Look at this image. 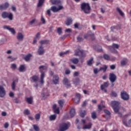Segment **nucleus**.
I'll list each match as a JSON object with an SVG mask.
<instances>
[{
    "mask_svg": "<svg viewBox=\"0 0 131 131\" xmlns=\"http://www.w3.org/2000/svg\"><path fill=\"white\" fill-rule=\"evenodd\" d=\"M59 76L55 75L53 76V82L54 84H58L59 83Z\"/></svg>",
    "mask_w": 131,
    "mask_h": 131,
    "instance_id": "f3484780",
    "label": "nucleus"
},
{
    "mask_svg": "<svg viewBox=\"0 0 131 131\" xmlns=\"http://www.w3.org/2000/svg\"><path fill=\"white\" fill-rule=\"evenodd\" d=\"M36 23V19H33L32 20L30 21L29 23V25H31V26H33V25H34Z\"/></svg>",
    "mask_w": 131,
    "mask_h": 131,
    "instance_id": "4c0bfd02",
    "label": "nucleus"
},
{
    "mask_svg": "<svg viewBox=\"0 0 131 131\" xmlns=\"http://www.w3.org/2000/svg\"><path fill=\"white\" fill-rule=\"evenodd\" d=\"M75 56H79L81 58H84L85 57V53L83 50H80V49H76L75 50Z\"/></svg>",
    "mask_w": 131,
    "mask_h": 131,
    "instance_id": "20e7f679",
    "label": "nucleus"
},
{
    "mask_svg": "<svg viewBox=\"0 0 131 131\" xmlns=\"http://www.w3.org/2000/svg\"><path fill=\"white\" fill-rule=\"evenodd\" d=\"M117 79V77L116 76V75H115L113 73H111L109 74V79L111 82L112 83H113L114 82H115L116 81V79Z\"/></svg>",
    "mask_w": 131,
    "mask_h": 131,
    "instance_id": "6e6552de",
    "label": "nucleus"
},
{
    "mask_svg": "<svg viewBox=\"0 0 131 131\" xmlns=\"http://www.w3.org/2000/svg\"><path fill=\"white\" fill-rule=\"evenodd\" d=\"M92 123H89L88 124H84L82 127L83 129H90L92 128Z\"/></svg>",
    "mask_w": 131,
    "mask_h": 131,
    "instance_id": "5701e85b",
    "label": "nucleus"
},
{
    "mask_svg": "<svg viewBox=\"0 0 131 131\" xmlns=\"http://www.w3.org/2000/svg\"><path fill=\"white\" fill-rule=\"evenodd\" d=\"M13 101L16 104H20V103H21V100H20V99H18L17 98H13Z\"/></svg>",
    "mask_w": 131,
    "mask_h": 131,
    "instance_id": "c9c22d12",
    "label": "nucleus"
},
{
    "mask_svg": "<svg viewBox=\"0 0 131 131\" xmlns=\"http://www.w3.org/2000/svg\"><path fill=\"white\" fill-rule=\"evenodd\" d=\"M37 52L39 56H42V55H43V54L46 53V51L43 49V47H42V46H39Z\"/></svg>",
    "mask_w": 131,
    "mask_h": 131,
    "instance_id": "f8f14e48",
    "label": "nucleus"
},
{
    "mask_svg": "<svg viewBox=\"0 0 131 131\" xmlns=\"http://www.w3.org/2000/svg\"><path fill=\"white\" fill-rule=\"evenodd\" d=\"M62 82L64 85H66L67 88L71 86V84H70V82L69 81V80L67 79V78H64Z\"/></svg>",
    "mask_w": 131,
    "mask_h": 131,
    "instance_id": "4468645a",
    "label": "nucleus"
},
{
    "mask_svg": "<svg viewBox=\"0 0 131 131\" xmlns=\"http://www.w3.org/2000/svg\"><path fill=\"white\" fill-rule=\"evenodd\" d=\"M110 69H111L112 70H114V69H115L116 68V66L115 64H112L110 66Z\"/></svg>",
    "mask_w": 131,
    "mask_h": 131,
    "instance_id": "69168bd1",
    "label": "nucleus"
},
{
    "mask_svg": "<svg viewBox=\"0 0 131 131\" xmlns=\"http://www.w3.org/2000/svg\"><path fill=\"white\" fill-rule=\"evenodd\" d=\"M91 117L93 119H96V118H97V114L95 113V112H93L92 113Z\"/></svg>",
    "mask_w": 131,
    "mask_h": 131,
    "instance_id": "49530a36",
    "label": "nucleus"
},
{
    "mask_svg": "<svg viewBox=\"0 0 131 131\" xmlns=\"http://www.w3.org/2000/svg\"><path fill=\"white\" fill-rule=\"evenodd\" d=\"M81 12H83L84 14H91V8L90 6V4L82 3L81 4Z\"/></svg>",
    "mask_w": 131,
    "mask_h": 131,
    "instance_id": "f257e3e1",
    "label": "nucleus"
},
{
    "mask_svg": "<svg viewBox=\"0 0 131 131\" xmlns=\"http://www.w3.org/2000/svg\"><path fill=\"white\" fill-rule=\"evenodd\" d=\"M105 105H101V104H99L98 105V108L99 109V110H102V109H103V108H105Z\"/></svg>",
    "mask_w": 131,
    "mask_h": 131,
    "instance_id": "bf43d9fd",
    "label": "nucleus"
},
{
    "mask_svg": "<svg viewBox=\"0 0 131 131\" xmlns=\"http://www.w3.org/2000/svg\"><path fill=\"white\" fill-rule=\"evenodd\" d=\"M107 68H108L107 66H104L103 67L100 68L99 70H103V73H105L107 70Z\"/></svg>",
    "mask_w": 131,
    "mask_h": 131,
    "instance_id": "c03bdc74",
    "label": "nucleus"
},
{
    "mask_svg": "<svg viewBox=\"0 0 131 131\" xmlns=\"http://www.w3.org/2000/svg\"><path fill=\"white\" fill-rule=\"evenodd\" d=\"M77 41L79 42H80V41H82L83 40V38H82V37H80V36H78L77 37Z\"/></svg>",
    "mask_w": 131,
    "mask_h": 131,
    "instance_id": "052dcab7",
    "label": "nucleus"
},
{
    "mask_svg": "<svg viewBox=\"0 0 131 131\" xmlns=\"http://www.w3.org/2000/svg\"><path fill=\"white\" fill-rule=\"evenodd\" d=\"M85 115H86V112L85 111H83V112H81V113L80 114V116H81V117L83 118V117H84V116H85Z\"/></svg>",
    "mask_w": 131,
    "mask_h": 131,
    "instance_id": "a18cd8bd",
    "label": "nucleus"
},
{
    "mask_svg": "<svg viewBox=\"0 0 131 131\" xmlns=\"http://www.w3.org/2000/svg\"><path fill=\"white\" fill-rule=\"evenodd\" d=\"M68 128H69L68 124L66 123H63L60 124L58 131H66Z\"/></svg>",
    "mask_w": 131,
    "mask_h": 131,
    "instance_id": "423d86ee",
    "label": "nucleus"
},
{
    "mask_svg": "<svg viewBox=\"0 0 131 131\" xmlns=\"http://www.w3.org/2000/svg\"><path fill=\"white\" fill-rule=\"evenodd\" d=\"M47 14H48L49 16H51L52 15V13H51V9L47 10Z\"/></svg>",
    "mask_w": 131,
    "mask_h": 131,
    "instance_id": "338daca9",
    "label": "nucleus"
},
{
    "mask_svg": "<svg viewBox=\"0 0 131 131\" xmlns=\"http://www.w3.org/2000/svg\"><path fill=\"white\" fill-rule=\"evenodd\" d=\"M116 10H117V12H118V13H119L120 16H121L122 17H123L124 16V13L122 12V11H121L120 10V9L119 8L117 7L116 8Z\"/></svg>",
    "mask_w": 131,
    "mask_h": 131,
    "instance_id": "f704fd0d",
    "label": "nucleus"
},
{
    "mask_svg": "<svg viewBox=\"0 0 131 131\" xmlns=\"http://www.w3.org/2000/svg\"><path fill=\"white\" fill-rule=\"evenodd\" d=\"M80 81V80H79V78H76L73 80V82L75 85H78L79 84Z\"/></svg>",
    "mask_w": 131,
    "mask_h": 131,
    "instance_id": "2f4dec72",
    "label": "nucleus"
},
{
    "mask_svg": "<svg viewBox=\"0 0 131 131\" xmlns=\"http://www.w3.org/2000/svg\"><path fill=\"white\" fill-rule=\"evenodd\" d=\"M104 112L106 115V118H110V117H111V113H110V112L108 110H104Z\"/></svg>",
    "mask_w": 131,
    "mask_h": 131,
    "instance_id": "c756f323",
    "label": "nucleus"
},
{
    "mask_svg": "<svg viewBox=\"0 0 131 131\" xmlns=\"http://www.w3.org/2000/svg\"><path fill=\"white\" fill-rule=\"evenodd\" d=\"M109 81L104 82L103 84H101L100 86V89L104 93H107V90L105 89L109 86Z\"/></svg>",
    "mask_w": 131,
    "mask_h": 131,
    "instance_id": "1a4fd4ad",
    "label": "nucleus"
},
{
    "mask_svg": "<svg viewBox=\"0 0 131 131\" xmlns=\"http://www.w3.org/2000/svg\"><path fill=\"white\" fill-rule=\"evenodd\" d=\"M32 56L31 54H29L24 57V59L25 60L26 62H28V61L30 60V58H31Z\"/></svg>",
    "mask_w": 131,
    "mask_h": 131,
    "instance_id": "bb28decb",
    "label": "nucleus"
},
{
    "mask_svg": "<svg viewBox=\"0 0 131 131\" xmlns=\"http://www.w3.org/2000/svg\"><path fill=\"white\" fill-rule=\"evenodd\" d=\"M121 97L124 101H128L129 99V95L125 91L121 92Z\"/></svg>",
    "mask_w": 131,
    "mask_h": 131,
    "instance_id": "0eeeda50",
    "label": "nucleus"
},
{
    "mask_svg": "<svg viewBox=\"0 0 131 131\" xmlns=\"http://www.w3.org/2000/svg\"><path fill=\"white\" fill-rule=\"evenodd\" d=\"M109 50H110L111 52L113 53V54H118V51H117V50H116L114 48L112 47L111 46H110L108 47Z\"/></svg>",
    "mask_w": 131,
    "mask_h": 131,
    "instance_id": "a878e982",
    "label": "nucleus"
},
{
    "mask_svg": "<svg viewBox=\"0 0 131 131\" xmlns=\"http://www.w3.org/2000/svg\"><path fill=\"white\" fill-rule=\"evenodd\" d=\"M35 118L36 120H39V119H40V114H36L35 115Z\"/></svg>",
    "mask_w": 131,
    "mask_h": 131,
    "instance_id": "864d4df0",
    "label": "nucleus"
},
{
    "mask_svg": "<svg viewBox=\"0 0 131 131\" xmlns=\"http://www.w3.org/2000/svg\"><path fill=\"white\" fill-rule=\"evenodd\" d=\"M11 68H12V69H16L17 68V66H16V64L15 63H12L11 64Z\"/></svg>",
    "mask_w": 131,
    "mask_h": 131,
    "instance_id": "e2e57ef3",
    "label": "nucleus"
},
{
    "mask_svg": "<svg viewBox=\"0 0 131 131\" xmlns=\"http://www.w3.org/2000/svg\"><path fill=\"white\" fill-rule=\"evenodd\" d=\"M9 6V3L6 2L5 4L0 5V10H7Z\"/></svg>",
    "mask_w": 131,
    "mask_h": 131,
    "instance_id": "dca6fc26",
    "label": "nucleus"
},
{
    "mask_svg": "<svg viewBox=\"0 0 131 131\" xmlns=\"http://www.w3.org/2000/svg\"><path fill=\"white\" fill-rule=\"evenodd\" d=\"M43 78H45V75H43V73H42V74L40 75V83H43V82H45L43 81Z\"/></svg>",
    "mask_w": 131,
    "mask_h": 131,
    "instance_id": "de8ad7c7",
    "label": "nucleus"
},
{
    "mask_svg": "<svg viewBox=\"0 0 131 131\" xmlns=\"http://www.w3.org/2000/svg\"><path fill=\"white\" fill-rule=\"evenodd\" d=\"M52 5H61V0H51Z\"/></svg>",
    "mask_w": 131,
    "mask_h": 131,
    "instance_id": "b1692460",
    "label": "nucleus"
},
{
    "mask_svg": "<svg viewBox=\"0 0 131 131\" xmlns=\"http://www.w3.org/2000/svg\"><path fill=\"white\" fill-rule=\"evenodd\" d=\"M47 69H48V67L45 66H41L39 67V72H40L41 74H42L43 73L44 75L45 72H43V71H45V70H47Z\"/></svg>",
    "mask_w": 131,
    "mask_h": 131,
    "instance_id": "6ab92c4d",
    "label": "nucleus"
},
{
    "mask_svg": "<svg viewBox=\"0 0 131 131\" xmlns=\"http://www.w3.org/2000/svg\"><path fill=\"white\" fill-rule=\"evenodd\" d=\"M111 96L112 97H117V93L114 91L112 92Z\"/></svg>",
    "mask_w": 131,
    "mask_h": 131,
    "instance_id": "680f3d73",
    "label": "nucleus"
},
{
    "mask_svg": "<svg viewBox=\"0 0 131 131\" xmlns=\"http://www.w3.org/2000/svg\"><path fill=\"white\" fill-rule=\"evenodd\" d=\"M56 118H57V115H52L49 117V119L50 121H53L54 120H56Z\"/></svg>",
    "mask_w": 131,
    "mask_h": 131,
    "instance_id": "7c9ffc66",
    "label": "nucleus"
},
{
    "mask_svg": "<svg viewBox=\"0 0 131 131\" xmlns=\"http://www.w3.org/2000/svg\"><path fill=\"white\" fill-rule=\"evenodd\" d=\"M89 37H91L92 40H95V33L92 32V31H89L84 35V38L88 39Z\"/></svg>",
    "mask_w": 131,
    "mask_h": 131,
    "instance_id": "39448f33",
    "label": "nucleus"
},
{
    "mask_svg": "<svg viewBox=\"0 0 131 131\" xmlns=\"http://www.w3.org/2000/svg\"><path fill=\"white\" fill-rule=\"evenodd\" d=\"M9 95L10 98H13V97H14V93H13L12 92H10Z\"/></svg>",
    "mask_w": 131,
    "mask_h": 131,
    "instance_id": "774afa93",
    "label": "nucleus"
},
{
    "mask_svg": "<svg viewBox=\"0 0 131 131\" xmlns=\"http://www.w3.org/2000/svg\"><path fill=\"white\" fill-rule=\"evenodd\" d=\"M50 42V40H42L40 41L39 43L40 45H48Z\"/></svg>",
    "mask_w": 131,
    "mask_h": 131,
    "instance_id": "72a5a7b5",
    "label": "nucleus"
},
{
    "mask_svg": "<svg viewBox=\"0 0 131 131\" xmlns=\"http://www.w3.org/2000/svg\"><path fill=\"white\" fill-rule=\"evenodd\" d=\"M7 58L10 59V62H13V61H15V60L17 59V58L12 57L11 56H8Z\"/></svg>",
    "mask_w": 131,
    "mask_h": 131,
    "instance_id": "3c124183",
    "label": "nucleus"
},
{
    "mask_svg": "<svg viewBox=\"0 0 131 131\" xmlns=\"http://www.w3.org/2000/svg\"><path fill=\"white\" fill-rule=\"evenodd\" d=\"M112 48H114L115 49H118L119 48V45L118 44L113 43L112 46H111Z\"/></svg>",
    "mask_w": 131,
    "mask_h": 131,
    "instance_id": "6e6d98bb",
    "label": "nucleus"
},
{
    "mask_svg": "<svg viewBox=\"0 0 131 131\" xmlns=\"http://www.w3.org/2000/svg\"><path fill=\"white\" fill-rule=\"evenodd\" d=\"M4 29H7V30L10 31V32L12 33V34H13V35H15V34H16V31H15V29H14V28H10V26H4Z\"/></svg>",
    "mask_w": 131,
    "mask_h": 131,
    "instance_id": "2eb2a0df",
    "label": "nucleus"
},
{
    "mask_svg": "<svg viewBox=\"0 0 131 131\" xmlns=\"http://www.w3.org/2000/svg\"><path fill=\"white\" fill-rule=\"evenodd\" d=\"M115 29H116V26H114L111 27V30L113 32H114V30H115Z\"/></svg>",
    "mask_w": 131,
    "mask_h": 131,
    "instance_id": "0e129e2a",
    "label": "nucleus"
},
{
    "mask_svg": "<svg viewBox=\"0 0 131 131\" xmlns=\"http://www.w3.org/2000/svg\"><path fill=\"white\" fill-rule=\"evenodd\" d=\"M127 63V61L126 60H122V61H121V65L122 66H124L125 65H126Z\"/></svg>",
    "mask_w": 131,
    "mask_h": 131,
    "instance_id": "603ef678",
    "label": "nucleus"
},
{
    "mask_svg": "<svg viewBox=\"0 0 131 131\" xmlns=\"http://www.w3.org/2000/svg\"><path fill=\"white\" fill-rule=\"evenodd\" d=\"M80 97L81 95L79 93H77L76 94L75 98L73 99L74 102L75 104H78L79 103V101H80Z\"/></svg>",
    "mask_w": 131,
    "mask_h": 131,
    "instance_id": "ddd939ff",
    "label": "nucleus"
},
{
    "mask_svg": "<svg viewBox=\"0 0 131 131\" xmlns=\"http://www.w3.org/2000/svg\"><path fill=\"white\" fill-rule=\"evenodd\" d=\"M16 38L17 40L22 41L24 39V35L22 33H18Z\"/></svg>",
    "mask_w": 131,
    "mask_h": 131,
    "instance_id": "412c9836",
    "label": "nucleus"
},
{
    "mask_svg": "<svg viewBox=\"0 0 131 131\" xmlns=\"http://www.w3.org/2000/svg\"><path fill=\"white\" fill-rule=\"evenodd\" d=\"M68 54H69V50H67V51L64 52L59 53V56H60V57H63V56H64V55H68Z\"/></svg>",
    "mask_w": 131,
    "mask_h": 131,
    "instance_id": "e433bc0d",
    "label": "nucleus"
},
{
    "mask_svg": "<svg viewBox=\"0 0 131 131\" xmlns=\"http://www.w3.org/2000/svg\"><path fill=\"white\" fill-rule=\"evenodd\" d=\"M2 17L3 18V19H6L7 18H8L10 21H12L13 20V14L12 13H8L7 12L4 11L2 13Z\"/></svg>",
    "mask_w": 131,
    "mask_h": 131,
    "instance_id": "7ed1b4c3",
    "label": "nucleus"
},
{
    "mask_svg": "<svg viewBox=\"0 0 131 131\" xmlns=\"http://www.w3.org/2000/svg\"><path fill=\"white\" fill-rule=\"evenodd\" d=\"M72 18L71 17H69L67 18V20L65 21V24L67 26H69L72 24Z\"/></svg>",
    "mask_w": 131,
    "mask_h": 131,
    "instance_id": "4be33fe9",
    "label": "nucleus"
},
{
    "mask_svg": "<svg viewBox=\"0 0 131 131\" xmlns=\"http://www.w3.org/2000/svg\"><path fill=\"white\" fill-rule=\"evenodd\" d=\"M45 2V0H39L38 1V3L37 5V7L38 8L41 7L42 6V4H43V2Z\"/></svg>",
    "mask_w": 131,
    "mask_h": 131,
    "instance_id": "ea45409f",
    "label": "nucleus"
},
{
    "mask_svg": "<svg viewBox=\"0 0 131 131\" xmlns=\"http://www.w3.org/2000/svg\"><path fill=\"white\" fill-rule=\"evenodd\" d=\"M93 60H94V58L91 57V59L87 61V65H88L89 66H91V65L93 64L92 62Z\"/></svg>",
    "mask_w": 131,
    "mask_h": 131,
    "instance_id": "58836bf2",
    "label": "nucleus"
},
{
    "mask_svg": "<svg viewBox=\"0 0 131 131\" xmlns=\"http://www.w3.org/2000/svg\"><path fill=\"white\" fill-rule=\"evenodd\" d=\"M33 128L35 131H40V129H39V127L37 125H33Z\"/></svg>",
    "mask_w": 131,
    "mask_h": 131,
    "instance_id": "79ce46f5",
    "label": "nucleus"
},
{
    "mask_svg": "<svg viewBox=\"0 0 131 131\" xmlns=\"http://www.w3.org/2000/svg\"><path fill=\"white\" fill-rule=\"evenodd\" d=\"M24 114H25V115H29L30 114V112H29V110H25L24 111Z\"/></svg>",
    "mask_w": 131,
    "mask_h": 131,
    "instance_id": "4d7b16f0",
    "label": "nucleus"
},
{
    "mask_svg": "<svg viewBox=\"0 0 131 131\" xmlns=\"http://www.w3.org/2000/svg\"><path fill=\"white\" fill-rule=\"evenodd\" d=\"M127 116H129V115L128 114H126L125 116H123V124H124V125H125V126H126V127H128V125H127V122L126 121L127 119L126 118L127 117Z\"/></svg>",
    "mask_w": 131,
    "mask_h": 131,
    "instance_id": "aec40b11",
    "label": "nucleus"
},
{
    "mask_svg": "<svg viewBox=\"0 0 131 131\" xmlns=\"http://www.w3.org/2000/svg\"><path fill=\"white\" fill-rule=\"evenodd\" d=\"M103 58L104 60H110V56L108 54H104L103 55Z\"/></svg>",
    "mask_w": 131,
    "mask_h": 131,
    "instance_id": "37998d69",
    "label": "nucleus"
},
{
    "mask_svg": "<svg viewBox=\"0 0 131 131\" xmlns=\"http://www.w3.org/2000/svg\"><path fill=\"white\" fill-rule=\"evenodd\" d=\"M57 32L59 35H61V34L62 33V28H58L57 29Z\"/></svg>",
    "mask_w": 131,
    "mask_h": 131,
    "instance_id": "8fccbe9b",
    "label": "nucleus"
},
{
    "mask_svg": "<svg viewBox=\"0 0 131 131\" xmlns=\"http://www.w3.org/2000/svg\"><path fill=\"white\" fill-rule=\"evenodd\" d=\"M70 114L71 117H73L75 115V109L72 108L70 111Z\"/></svg>",
    "mask_w": 131,
    "mask_h": 131,
    "instance_id": "473e14b6",
    "label": "nucleus"
},
{
    "mask_svg": "<svg viewBox=\"0 0 131 131\" xmlns=\"http://www.w3.org/2000/svg\"><path fill=\"white\" fill-rule=\"evenodd\" d=\"M25 69V66L24 65H20L19 68V71H20V72H23Z\"/></svg>",
    "mask_w": 131,
    "mask_h": 131,
    "instance_id": "a19ab883",
    "label": "nucleus"
},
{
    "mask_svg": "<svg viewBox=\"0 0 131 131\" xmlns=\"http://www.w3.org/2000/svg\"><path fill=\"white\" fill-rule=\"evenodd\" d=\"M41 96L42 98H44V99L46 98H48V97L49 96V95L46 92L42 93Z\"/></svg>",
    "mask_w": 131,
    "mask_h": 131,
    "instance_id": "5fc2aeb1",
    "label": "nucleus"
},
{
    "mask_svg": "<svg viewBox=\"0 0 131 131\" xmlns=\"http://www.w3.org/2000/svg\"><path fill=\"white\" fill-rule=\"evenodd\" d=\"M31 79L33 82H37L38 81V76L34 75L31 77Z\"/></svg>",
    "mask_w": 131,
    "mask_h": 131,
    "instance_id": "c85d7f7f",
    "label": "nucleus"
},
{
    "mask_svg": "<svg viewBox=\"0 0 131 131\" xmlns=\"http://www.w3.org/2000/svg\"><path fill=\"white\" fill-rule=\"evenodd\" d=\"M119 104H120V103L118 101H114L112 102V106L115 113H118L119 111Z\"/></svg>",
    "mask_w": 131,
    "mask_h": 131,
    "instance_id": "f03ea898",
    "label": "nucleus"
},
{
    "mask_svg": "<svg viewBox=\"0 0 131 131\" xmlns=\"http://www.w3.org/2000/svg\"><path fill=\"white\" fill-rule=\"evenodd\" d=\"M6 95V90L4 86L0 85V98H4Z\"/></svg>",
    "mask_w": 131,
    "mask_h": 131,
    "instance_id": "9b49d317",
    "label": "nucleus"
},
{
    "mask_svg": "<svg viewBox=\"0 0 131 131\" xmlns=\"http://www.w3.org/2000/svg\"><path fill=\"white\" fill-rule=\"evenodd\" d=\"M18 78L13 80V82L11 84V88L12 91H15V89L16 88V85H17V83H18Z\"/></svg>",
    "mask_w": 131,
    "mask_h": 131,
    "instance_id": "a211bd4d",
    "label": "nucleus"
},
{
    "mask_svg": "<svg viewBox=\"0 0 131 131\" xmlns=\"http://www.w3.org/2000/svg\"><path fill=\"white\" fill-rule=\"evenodd\" d=\"M58 104L60 107H63V105H64V100H58Z\"/></svg>",
    "mask_w": 131,
    "mask_h": 131,
    "instance_id": "09e8293b",
    "label": "nucleus"
},
{
    "mask_svg": "<svg viewBox=\"0 0 131 131\" xmlns=\"http://www.w3.org/2000/svg\"><path fill=\"white\" fill-rule=\"evenodd\" d=\"M33 99V98H32V97L26 98V102H27V103H28V104H32Z\"/></svg>",
    "mask_w": 131,
    "mask_h": 131,
    "instance_id": "cd10ccee",
    "label": "nucleus"
},
{
    "mask_svg": "<svg viewBox=\"0 0 131 131\" xmlns=\"http://www.w3.org/2000/svg\"><path fill=\"white\" fill-rule=\"evenodd\" d=\"M71 62H72V63H73V64H78V62H79V60L78 59V58H73L72 59H70Z\"/></svg>",
    "mask_w": 131,
    "mask_h": 131,
    "instance_id": "393cba45",
    "label": "nucleus"
},
{
    "mask_svg": "<svg viewBox=\"0 0 131 131\" xmlns=\"http://www.w3.org/2000/svg\"><path fill=\"white\" fill-rule=\"evenodd\" d=\"M54 110V113H56V114H59L60 113V111L59 110V107L57 108H55Z\"/></svg>",
    "mask_w": 131,
    "mask_h": 131,
    "instance_id": "13d9d810",
    "label": "nucleus"
},
{
    "mask_svg": "<svg viewBox=\"0 0 131 131\" xmlns=\"http://www.w3.org/2000/svg\"><path fill=\"white\" fill-rule=\"evenodd\" d=\"M63 7L62 6H59L58 8H57L56 6H52L51 7L50 10L53 13H57L59 12V11H60V10H63Z\"/></svg>",
    "mask_w": 131,
    "mask_h": 131,
    "instance_id": "9d476101",
    "label": "nucleus"
}]
</instances>
